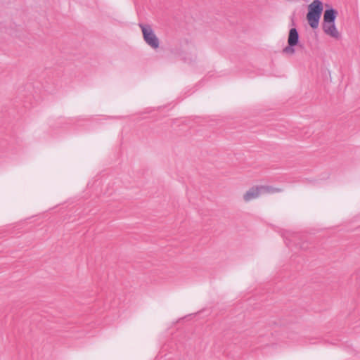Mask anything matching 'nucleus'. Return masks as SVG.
<instances>
[{"instance_id": "obj_2", "label": "nucleus", "mask_w": 360, "mask_h": 360, "mask_svg": "<svg viewBox=\"0 0 360 360\" xmlns=\"http://www.w3.org/2000/svg\"><path fill=\"white\" fill-rule=\"evenodd\" d=\"M139 26L141 29L144 41L151 49L154 50L158 49L160 46V40L155 34L152 27L148 25L143 24H140Z\"/></svg>"}, {"instance_id": "obj_3", "label": "nucleus", "mask_w": 360, "mask_h": 360, "mask_svg": "<svg viewBox=\"0 0 360 360\" xmlns=\"http://www.w3.org/2000/svg\"><path fill=\"white\" fill-rule=\"evenodd\" d=\"M263 195L261 189V186H255L250 188L243 195V199L245 202L252 200L259 195Z\"/></svg>"}, {"instance_id": "obj_5", "label": "nucleus", "mask_w": 360, "mask_h": 360, "mask_svg": "<svg viewBox=\"0 0 360 360\" xmlns=\"http://www.w3.org/2000/svg\"><path fill=\"white\" fill-rule=\"evenodd\" d=\"M338 12L333 8L326 9L323 13V23L335 22Z\"/></svg>"}, {"instance_id": "obj_4", "label": "nucleus", "mask_w": 360, "mask_h": 360, "mask_svg": "<svg viewBox=\"0 0 360 360\" xmlns=\"http://www.w3.org/2000/svg\"><path fill=\"white\" fill-rule=\"evenodd\" d=\"M323 30L326 34L333 38L337 39L340 36L339 32L335 25V22L323 23Z\"/></svg>"}, {"instance_id": "obj_8", "label": "nucleus", "mask_w": 360, "mask_h": 360, "mask_svg": "<svg viewBox=\"0 0 360 360\" xmlns=\"http://www.w3.org/2000/svg\"><path fill=\"white\" fill-rule=\"evenodd\" d=\"M294 46H288L283 49V53L292 55L295 53Z\"/></svg>"}, {"instance_id": "obj_1", "label": "nucleus", "mask_w": 360, "mask_h": 360, "mask_svg": "<svg viewBox=\"0 0 360 360\" xmlns=\"http://www.w3.org/2000/svg\"><path fill=\"white\" fill-rule=\"evenodd\" d=\"M307 21L311 28L316 29L319 26V20L323 11V4L320 0H314L308 6Z\"/></svg>"}, {"instance_id": "obj_7", "label": "nucleus", "mask_w": 360, "mask_h": 360, "mask_svg": "<svg viewBox=\"0 0 360 360\" xmlns=\"http://www.w3.org/2000/svg\"><path fill=\"white\" fill-rule=\"evenodd\" d=\"M262 194H272L283 191L282 188H276L272 186H261Z\"/></svg>"}, {"instance_id": "obj_6", "label": "nucleus", "mask_w": 360, "mask_h": 360, "mask_svg": "<svg viewBox=\"0 0 360 360\" xmlns=\"http://www.w3.org/2000/svg\"><path fill=\"white\" fill-rule=\"evenodd\" d=\"M299 41L298 32L295 28H291L289 31L288 43L290 46H295Z\"/></svg>"}]
</instances>
